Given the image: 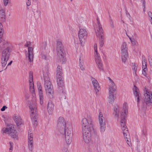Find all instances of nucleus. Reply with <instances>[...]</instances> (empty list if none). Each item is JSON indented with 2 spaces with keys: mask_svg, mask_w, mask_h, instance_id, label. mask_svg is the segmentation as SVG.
Here are the masks:
<instances>
[{
  "mask_svg": "<svg viewBox=\"0 0 152 152\" xmlns=\"http://www.w3.org/2000/svg\"><path fill=\"white\" fill-rule=\"evenodd\" d=\"M83 140L86 143L91 140V133L94 130L93 121L90 116H88L81 121Z\"/></svg>",
  "mask_w": 152,
  "mask_h": 152,
  "instance_id": "obj_1",
  "label": "nucleus"
},
{
  "mask_svg": "<svg viewBox=\"0 0 152 152\" xmlns=\"http://www.w3.org/2000/svg\"><path fill=\"white\" fill-rule=\"evenodd\" d=\"M128 113V107L126 103H125L123 104L122 111L121 113V126L122 127V129L123 134L124 137L126 136L129 137V134L128 130L125 125V117Z\"/></svg>",
  "mask_w": 152,
  "mask_h": 152,
  "instance_id": "obj_2",
  "label": "nucleus"
},
{
  "mask_svg": "<svg viewBox=\"0 0 152 152\" xmlns=\"http://www.w3.org/2000/svg\"><path fill=\"white\" fill-rule=\"evenodd\" d=\"M98 26L96 28V35L97 37L99 38L100 46L102 47L104 43V34L102 25L100 24V21L97 20Z\"/></svg>",
  "mask_w": 152,
  "mask_h": 152,
  "instance_id": "obj_3",
  "label": "nucleus"
},
{
  "mask_svg": "<svg viewBox=\"0 0 152 152\" xmlns=\"http://www.w3.org/2000/svg\"><path fill=\"white\" fill-rule=\"evenodd\" d=\"M30 110L31 117L32 121L33 124L35 126L38 125L37 112L36 104H30L29 106Z\"/></svg>",
  "mask_w": 152,
  "mask_h": 152,
  "instance_id": "obj_4",
  "label": "nucleus"
},
{
  "mask_svg": "<svg viewBox=\"0 0 152 152\" xmlns=\"http://www.w3.org/2000/svg\"><path fill=\"white\" fill-rule=\"evenodd\" d=\"M72 127L71 124H67L65 128V136L66 143L69 145L72 141Z\"/></svg>",
  "mask_w": 152,
  "mask_h": 152,
  "instance_id": "obj_5",
  "label": "nucleus"
},
{
  "mask_svg": "<svg viewBox=\"0 0 152 152\" xmlns=\"http://www.w3.org/2000/svg\"><path fill=\"white\" fill-rule=\"evenodd\" d=\"M3 134L7 133L13 138H17L18 136V133L12 124H9L6 128H4L2 129Z\"/></svg>",
  "mask_w": 152,
  "mask_h": 152,
  "instance_id": "obj_6",
  "label": "nucleus"
},
{
  "mask_svg": "<svg viewBox=\"0 0 152 152\" xmlns=\"http://www.w3.org/2000/svg\"><path fill=\"white\" fill-rule=\"evenodd\" d=\"M4 29L2 24L0 23V50L6 47H10V43L7 40L2 38Z\"/></svg>",
  "mask_w": 152,
  "mask_h": 152,
  "instance_id": "obj_7",
  "label": "nucleus"
},
{
  "mask_svg": "<svg viewBox=\"0 0 152 152\" xmlns=\"http://www.w3.org/2000/svg\"><path fill=\"white\" fill-rule=\"evenodd\" d=\"M44 87L48 95L50 98H53L54 92L52 85L50 80L45 82Z\"/></svg>",
  "mask_w": 152,
  "mask_h": 152,
  "instance_id": "obj_8",
  "label": "nucleus"
},
{
  "mask_svg": "<svg viewBox=\"0 0 152 152\" xmlns=\"http://www.w3.org/2000/svg\"><path fill=\"white\" fill-rule=\"evenodd\" d=\"M56 50L58 56L64 57L67 56L66 53L64 52V46L60 41H58L57 42Z\"/></svg>",
  "mask_w": 152,
  "mask_h": 152,
  "instance_id": "obj_9",
  "label": "nucleus"
},
{
  "mask_svg": "<svg viewBox=\"0 0 152 152\" xmlns=\"http://www.w3.org/2000/svg\"><path fill=\"white\" fill-rule=\"evenodd\" d=\"M144 95L145 97L144 102L147 105L152 104V93L148 90L146 87L144 89Z\"/></svg>",
  "mask_w": 152,
  "mask_h": 152,
  "instance_id": "obj_10",
  "label": "nucleus"
},
{
  "mask_svg": "<svg viewBox=\"0 0 152 152\" xmlns=\"http://www.w3.org/2000/svg\"><path fill=\"white\" fill-rule=\"evenodd\" d=\"M87 34L86 30L84 29L80 30L78 34V37L80 44L82 46H84L85 42V39Z\"/></svg>",
  "mask_w": 152,
  "mask_h": 152,
  "instance_id": "obj_11",
  "label": "nucleus"
},
{
  "mask_svg": "<svg viewBox=\"0 0 152 152\" xmlns=\"http://www.w3.org/2000/svg\"><path fill=\"white\" fill-rule=\"evenodd\" d=\"M13 118L16 123L17 126L19 127L21 125L23 124V122L20 115L17 114H15L13 116Z\"/></svg>",
  "mask_w": 152,
  "mask_h": 152,
  "instance_id": "obj_12",
  "label": "nucleus"
},
{
  "mask_svg": "<svg viewBox=\"0 0 152 152\" xmlns=\"http://www.w3.org/2000/svg\"><path fill=\"white\" fill-rule=\"evenodd\" d=\"M91 80L92 81L94 89L96 93L97 94L100 90V88L98 82L96 79L92 77H91Z\"/></svg>",
  "mask_w": 152,
  "mask_h": 152,
  "instance_id": "obj_13",
  "label": "nucleus"
},
{
  "mask_svg": "<svg viewBox=\"0 0 152 152\" xmlns=\"http://www.w3.org/2000/svg\"><path fill=\"white\" fill-rule=\"evenodd\" d=\"M31 45V42H27L25 45V46L28 47V53L26 54V57H33V48L32 47H30Z\"/></svg>",
  "mask_w": 152,
  "mask_h": 152,
  "instance_id": "obj_14",
  "label": "nucleus"
},
{
  "mask_svg": "<svg viewBox=\"0 0 152 152\" xmlns=\"http://www.w3.org/2000/svg\"><path fill=\"white\" fill-rule=\"evenodd\" d=\"M108 78L110 81L109 85V92H114L116 90V86L113 81L110 77H108Z\"/></svg>",
  "mask_w": 152,
  "mask_h": 152,
  "instance_id": "obj_15",
  "label": "nucleus"
},
{
  "mask_svg": "<svg viewBox=\"0 0 152 152\" xmlns=\"http://www.w3.org/2000/svg\"><path fill=\"white\" fill-rule=\"evenodd\" d=\"M33 134L30 133L28 134V147L30 151H32L33 148Z\"/></svg>",
  "mask_w": 152,
  "mask_h": 152,
  "instance_id": "obj_16",
  "label": "nucleus"
},
{
  "mask_svg": "<svg viewBox=\"0 0 152 152\" xmlns=\"http://www.w3.org/2000/svg\"><path fill=\"white\" fill-rule=\"evenodd\" d=\"M29 83L30 91L32 93H34V90L33 79L32 72H29Z\"/></svg>",
  "mask_w": 152,
  "mask_h": 152,
  "instance_id": "obj_17",
  "label": "nucleus"
},
{
  "mask_svg": "<svg viewBox=\"0 0 152 152\" xmlns=\"http://www.w3.org/2000/svg\"><path fill=\"white\" fill-rule=\"evenodd\" d=\"M121 51L122 55L124 57H126L128 56V54L127 52V47L126 43L123 42L121 46Z\"/></svg>",
  "mask_w": 152,
  "mask_h": 152,
  "instance_id": "obj_18",
  "label": "nucleus"
},
{
  "mask_svg": "<svg viewBox=\"0 0 152 152\" xmlns=\"http://www.w3.org/2000/svg\"><path fill=\"white\" fill-rule=\"evenodd\" d=\"M57 82L59 90L60 91L63 92L64 89L63 80L62 77H57Z\"/></svg>",
  "mask_w": 152,
  "mask_h": 152,
  "instance_id": "obj_19",
  "label": "nucleus"
},
{
  "mask_svg": "<svg viewBox=\"0 0 152 152\" xmlns=\"http://www.w3.org/2000/svg\"><path fill=\"white\" fill-rule=\"evenodd\" d=\"M134 94L136 98L137 99V102L138 103L140 102V97L141 96V94L138 89L135 86H134L133 89Z\"/></svg>",
  "mask_w": 152,
  "mask_h": 152,
  "instance_id": "obj_20",
  "label": "nucleus"
},
{
  "mask_svg": "<svg viewBox=\"0 0 152 152\" xmlns=\"http://www.w3.org/2000/svg\"><path fill=\"white\" fill-rule=\"evenodd\" d=\"M11 50V48L10 47H8L4 49L2 53V57H9Z\"/></svg>",
  "mask_w": 152,
  "mask_h": 152,
  "instance_id": "obj_21",
  "label": "nucleus"
},
{
  "mask_svg": "<svg viewBox=\"0 0 152 152\" xmlns=\"http://www.w3.org/2000/svg\"><path fill=\"white\" fill-rule=\"evenodd\" d=\"M43 75L45 82L50 80L49 73L48 69L45 67L43 69Z\"/></svg>",
  "mask_w": 152,
  "mask_h": 152,
  "instance_id": "obj_22",
  "label": "nucleus"
},
{
  "mask_svg": "<svg viewBox=\"0 0 152 152\" xmlns=\"http://www.w3.org/2000/svg\"><path fill=\"white\" fill-rule=\"evenodd\" d=\"M65 121L62 117H60L59 118L57 122L58 127L60 128H64L66 125Z\"/></svg>",
  "mask_w": 152,
  "mask_h": 152,
  "instance_id": "obj_23",
  "label": "nucleus"
},
{
  "mask_svg": "<svg viewBox=\"0 0 152 152\" xmlns=\"http://www.w3.org/2000/svg\"><path fill=\"white\" fill-rule=\"evenodd\" d=\"M5 9V8L0 9V20L4 22L6 20Z\"/></svg>",
  "mask_w": 152,
  "mask_h": 152,
  "instance_id": "obj_24",
  "label": "nucleus"
},
{
  "mask_svg": "<svg viewBox=\"0 0 152 152\" xmlns=\"http://www.w3.org/2000/svg\"><path fill=\"white\" fill-rule=\"evenodd\" d=\"M95 61L100 71L103 70V67L100 58H96Z\"/></svg>",
  "mask_w": 152,
  "mask_h": 152,
  "instance_id": "obj_25",
  "label": "nucleus"
},
{
  "mask_svg": "<svg viewBox=\"0 0 152 152\" xmlns=\"http://www.w3.org/2000/svg\"><path fill=\"white\" fill-rule=\"evenodd\" d=\"M54 105L51 102H49L48 105L47 110L48 113L51 114L54 110Z\"/></svg>",
  "mask_w": 152,
  "mask_h": 152,
  "instance_id": "obj_26",
  "label": "nucleus"
},
{
  "mask_svg": "<svg viewBox=\"0 0 152 152\" xmlns=\"http://www.w3.org/2000/svg\"><path fill=\"white\" fill-rule=\"evenodd\" d=\"M100 124L99 130L102 133L104 132L106 129V123L105 121H99Z\"/></svg>",
  "mask_w": 152,
  "mask_h": 152,
  "instance_id": "obj_27",
  "label": "nucleus"
},
{
  "mask_svg": "<svg viewBox=\"0 0 152 152\" xmlns=\"http://www.w3.org/2000/svg\"><path fill=\"white\" fill-rule=\"evenodd\" d=\"M115 97L114 96V92H109L108 102L109 103L112 104L114 102Z\"/></svg>",
  "mask_w": 152,
  "mask_h": 152,
  "instance_id": "obj_28",
  "label": "nucleus"
},
{
  "mask_svg": "<svg viewBox=\"0 0 152 152\" xmlns=\"http://www.w3.org/2000/svg\"><path fill=\"white\" fill-rule=\"evenodd\" d=\"M57 74L56 75V77H62V67L60 66H58L56 70Z\"/></svg>",
  "mask_w": 152,
  "mask_h": 152,
  "instance_id": "obj_29",
  "label": "nucleus"
},
{
  "mask_svg": "<svg viewBox=\"0 0 152 152\" xmlns=\"http://www.w3.org/2000/svg\"><path fill=\"white\" fill-rule=\"evenodd\" d=\"M38 89L39 97L40 103L41 104H42L43 103V95L42 88Z\"/></svg>",
  "mask_w": 152,
  "mask_h": 152,
  "instance_id": "obj_30",
  "label": "nucleus"
},
{
  "mask_svg": "<svg viewBox=\"0 0 152 152\" xmlns=\"http://www.w3.org/2000/svg\"><path fill=\"white\" fill-rule=\"evenodd\" d=\"M119 113L118 107L117 106H115L114 109L113 114L116 117H118Z\"/></svg>",
  "mask_w": 152,
  "mask_h": 152,
  "instance_id": "obj_31",
  "label": "nucleus"
},
{
  "mask_svg": "<svg viewBox=\"0 0 152 152\" xmlns=\"http://www.w3.org/2000/svg\"><path fill=\"white\" fill-rule=\"evenodd\" d=\"M8 59V58H2L1 63L2 66L3 67H5V66Z\"/></svg>",
  "mask_w": 152,
  "mask_h": 152,
  "instance_id": "obj_32",
  "label": "nucleus"
},
{
  "mask_svg": "<svg viewBox=\"0 0 152 152\" xmlns=\"http://www.w3.org/2000/svg\"><path fill=\"white\" fill-rule=\"evenodd\" d=\"M99 121H105L104 117L103 116V114L101 112H100L99 115Z\"/></svg>",
  "mask_w": 152,
  "mask_h": 152,
  "instance_id": "obj_33",
  "label": "nucleus"
},
{
  "mask_svg": "<svg viewBox=\"0 0 152 152\" xmlns=\"http://www.w3.org/2000/svg\"><path fill=\"white\" fill-rule=\"evenodd\" d=\"M129 136L128 137V136H125V137H124L126 139V141L128 144L129 146H132V144L130 141V139H129Z\"/></svg>",
  "mask_w": 152,
  "mask_h": 152,
  "instance_id": "obj_34",
  "label": "nucleus"
},
{
  "mask_svg": "<svg viewBox=\"0 0 152 152\" xmlns=\"http://www.w3.org/2000/svg\"><path fill=\"white\" fill-rule=\"evenodd\" d=\"M147 68V62L146 59L144 58L142 59V68Z\"/></svg>",
  "mask_w": 152,
  "mask_h": 152,
  "instance_id": "obj_35",
  "label": "nucleus"
},
{
  "mask_svg": "<svg viewBox=\"0 0 152 152\" xmlns=\"http://www.w3.org/2000/svg\"><path fill=\"white\" fill-rule=\"evenodd\" d=\"M129 38L131 40L132 44L133 45H136L137 43V42L135 41L134 38Z\"/></svg>",
  "mask_w": 152,
  "mask_h": 152,
  "instance_id": "obj_36",
  "label": "nucleus"
},
{
  "mask_svg": "<svg viewBox=\"0 0 152 152\" xmlns=\"http://www.w3.org/2000/svg\"><path fill=\"white\" fill-rule=\"evenodd\" d=\"M97 47V44L96 43L94 45V48L95 52V54H96V55H97V56H96L97 57H99V56H98V55Z\"/></svg>",
  "mask_w": 152,
  "mask_h": 152,
  "instance_id": "obj_37",
  "label": "nucleus"
},
{
  "mask_svg": "<svg viewBox=\"0 0 152 152\" xmlns=\"http://www.w3.org/2000/svg\"><path fill=\"white\" fill-rule=\"evenodd\" d=\"M133 69L134 73L136 74L137 69V66L134 63L133 64Z\"/></svg>",
  "mask_w": 152,
  "mask_h": 152,
  "instance_id": "obj_38",
  "label": "nucleus"
},
{
  "mask_svg": "<svg viewBox=\"0 0 152 152\" xmlns=\"http://www.w3.org/2000/svg\"><path fill=\"white\" fill-rule=\"evenodd\" d=\"M142 74L143 75L145 76L146 75V72L147 71V68H142Z\"/></svg>",
  "mask_w": 152,
  "mask_h": 152,
  "instance_id": "obj_39",
  "label": "nucleus"
},
{
  "mask_svg": "<svg viewBox=\"0 0 152 152\" xmlns=\"http://www.w3.org/2000/svg\"><path fill=\"white\" fill-rule=\"evenodd\" d=\"M60 60L62 64L65 63L66 61V58H60Z\"/></svg>",
  "mask_w": 152,
  "mask_h": 152,
  "instance_id": "obj_40",
  "label": "nucleus"
},
{
  "mask_svg": "<svg viewBox=\"0 0 152 152\" xmlns=\"http://www.w3.org/2000/svg\"><path fill=\"white\" fill-rule=\"evenodd\" d=\"M148 15L150 17L149 20L150 22H151L152 24V13L151 12H148Z\"/></svg>",
  "mask_w": 152,
  "mask_h": 152,
  "instance_id": "obj_41",
  "label": "nucleus"
},
{
  "mask_svg": "<svg viewBox=\"0 0 152 152\" xmlns=\"http://www.w3.org/2000/svg\"><path fill=\"white\" fill-rule=\"evenodd\" d=\"M79 65H82L83 64V58H80L79 59Z\"/></svg>",
  "mask_w": 152,
  "mask_h": 152,
  "instance_id": "obj_42",
  "label": "nucleus"
},
{
  "mask_svg": "<svg viewBox=\"0 0 152 152\" xmlns=\"http://www.w3.org/2000/svg\"><path fill=\"white\" fill-rule=\"evenodd\" d=\"M4 5L6 6L9 3V0H3Z\"/></svg>",
  "mask_w": 152,
  "mask_h": 152,
  "instance_id": "obj_43",
  "label": "nucleus"
},
{
  "mask_svg": "<svg viewBox=\"0 0 152 152\" xmlns=\"http://www.w3.org/2000/svg\"><path fill=\"white\" fill-rule=\"evenodd\" d=\"M146 130L145 129H143L142 131V135L143 136H146Z\"/></svg>",
  "mask_w": 152,
  "mask_h": 152,
  "instance_id": "obj_44",
  "label": "nucleus"
},
{
  "mask_svg": "<svg viewBox=\"0 0 152 152\" xmlns=\"http://www.w3.org/2000/svg\"><path fill=\"white\" fill-rule=\"evenodd\" d=\"M62 152H69L67 148L66 147H64L62 150Z\"/></svg>",
  "mask_w": 152,
  "mask_h": 152,
  "instance_id": "obj_45",
  "label": "nucleus"
},
{
  "mask_svg": "<svg viewBox=\"0 0 152 152\" xmlns=\"http://www.w3.org/2000/svg\"><path fill=\"white\" fill-rule=\"evenodd\" d=\"M10 150H12V148H13V143L12 142H10Z\"/></svg>",
  "mask_w": 152,
  "mask_h": 152,
  "instance_id": "obj_46",
  "label": "nucleus"
},
{
  "mask_svg": "<svg viewBox=\"0 0 152 152\" xmlns=\"http://www.w3.org/2000/svg\"><path fill=\"white\" fill-rule=\"evenodd\" d=\"M33 58H27L26 60L28 61L29 62H32L33 61Z\"/></svg>",
  "mask_w": 152,
  "mask_h": 152,
  "instance_id": "obj_47",
  "label": "nucleus"
},
{
  "mask_svg": "<svg viewBox=\"0 0 152 152\" xmlns=\"http://www.w3.org/2000/svg\"><path fill=\"white\" fill-rule=\"evenodd\" d=\"M121 60L122 62L124 63H125L126 61L127 60V58H122Z\"/></svg>",
  "mask_w": 152,
  "mask_h": 152,
  "instance_id": "obj_48",
  "label": "nucleus"
},
{
  "mask_svg": "<svg viewBox=\"0 0 152 152\" xmlns=\"http://www.w3.org/2000/svg\"><path fill=\"white\" fill-rule=\"evenodd\" d=\"M37 86L38 87V89L42 88V86H41V84L39 83H37Z\"/></svg>",
  "mask_w": 152,
  "mask_h": 152,
  "instance_id": "obj_49",
  "label": "nucleus"
},
{
  "mask_svg": "<svg viewBox=\"0 0 152 152\" xmlns=\"http://www.w3.org/2000/svg\"><path fill=\"white\" fill-rule=\"evenodd\" d=\"M12 62V61H11L7 64V66L6 67V68L4 69V70H5L7 68V66H8L10 65Z\"/></svg>",
  "mask_w": 152,
  "mask_h": 152,
  "instance_id": "obj_50",
  "label": "nucleus"
},
{
  "mask_svg": "<svg viewBox=\"0 0 152 152\" xmlns=\"http://www.w3.org/2000/svg\"><path fill=\"white\" fill-rule=\"evenodd\" d=\"M26 3L27 6H29L31 4V1L30 0H27V1H26Z\"/></svg>",
  "mask_w": 152,
  "mask_h": 152,
  "instance_id": "obj_51",
  "label": "nucleus"
},
{
  "mask_svg": "<svg viewBox=\"0 0 152 152\" xmlns=\"http://www.w3.org/2000/svg\"><path fill=\"white\" fill-rule=\"evenodd\" d=\"M80 68L82 70H84L85 69V68L84 66L83 65V64L82 65H80Z\"/></svg>",
  "mask_w": 152,
  "mask_h": 152,
  "instance_id": "obj_52",
  "label": "nucleus"
},
{
  "mask_svg": "<svg viewBox=\"0 0 152 152\" xmlns=\"http://www.w3.org/2000/svg\"><path fill=\"white\" fill-rule=\"evenodd\" d=\"M149 61L150 65L152 66V58H150L149 59Z\"/></svg>",
  "mask_w": 152,
  "mask_h": 152,
  "instance_id": "obj_53",
  "label": "nucleus"
},
{
  "mask_svg": "<svg viewBox=\"0 0 152 152\" xmlns=\"http://www.w3.org/2000/svg\"><path fill=\"white\" fill-rule=\"evenodd\" d=\"M6 108H7V107L5 106H4L2 108H1V110L2 111H4L5 110Z\"/></svg>",
  "mask_w": 152,
  "mask_h": 152,
  "instance_id": "obj_54",
  "label": "nucleus"
},
{
  "mask_svg": "<svg viewBox=\"0 0 152 152\" xmlns=\"http://www.w3.org/2000/svg\"><path fill=\"white\" fill-rule=\"evenodd\" d=\"M142 3L143 4V6L144 7H145V0H143V1Z\"/></svg>",
  "mask_w": 152,
  "mask_h": 152,
  "instance_id": "obj_55",
  "label": "nucleus"
},
{
  "mask_svg": "<svg viewBox=\"0 0 152 152\" xmlns=\"http://www.w3.org/2000/svg\"><path fill=\"white\" fill-rule=\"evenodd\" d=\"M144 8H143V11L144 12H145V7H144Z\"/></svg>",
  "mask_w": 152,
  "mask_h": 152,
  "instance_id": "obj_56",
  "label": "nucleus"
},
{
  "mask_svg": "<svg viewBox=\"0 0 152 152\" xmlns=\"http://www.w3.org/2000/svg\"><path fill=\"white\" fill-rule=\"evenodd\" d=\"M130 3H131V4H132V0H130Z\"/></svg>",
  "mask_w": 152,
  "mask_h": 152,
  "instance_id": "obj_57",
  "label": "nucleus"
}]
</instances>
